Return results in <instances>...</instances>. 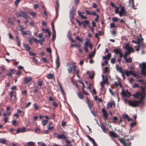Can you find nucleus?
<instances>
[{"mask_svg":"<svg viewBox=\"0 0 146 146\" xmlns=\"http://www.w3.org/2000/svg\"><path fill=\"white\" fill-rule=\"evenodd\" d=\"M142 91L141 92H137L135 94H133V96L135 98H141V100H143L146 96V91H145V88L142 86H139Z\"/></svg>","mask_w":146,"mask_h":146,"instance_id":"f257e3e1","label":"nucleus"},{"mask_svg":"<svg viewBox=\"0 0 146 146\" xmlns=\"http://www.w3.org/2000/svg\"><path fill=\"white\" fill-rule=\"evenodd\" d=\"M142 91L141 92H137L135 94H133V96L135 98H141V100H143L146 96V91H145V88L142 86H139Z\"/></svg>","mask_w":146,"mask_h":146,"instance_id":"f03ea898","label":"nucleus"},{"mask_svg":"<svg viewBox=\"0 0 146 146\" xmlns=\"http://www.w3.org/2000/svg\"><path fill=\"white\" fill-rule=\"evenodd\" d=\"M119 141L123 144L124 146H130L131 144V142L129 141L130 140V139L128 138L126 139L125 136L123 138H119Z\"/></svg>","mask_w":146,"mask_h":146,"instance_id":"7ed1b4c3","label":"nucleus"},{"mask_svg":"<svg viewBox=\"0 0 146 146\" xmlns=\"http://www.w3.org/2000/svg\"><path fill=\"white\" fill-rule=\"evenodd\" d=\"M140 100L138 101L137 100H128V104L130 106L132 107H135L137 106L139 103H141L142 100L141 98H139Z\"/></svg>","mask_w":146,"mask_h":146,"instance_id":"20e7f679","label":"nucleus"},{"mask_svg":"<svg viewBox=\"0 0 146 146\" xmlns=\"http://www.w3.org/2000/svg\"><path fill=\"white\" fill-rule=\"evenodd\" d=\"M89 44V46L90 49H92L93 47V45L92 44L90 43V40L88 39L87 38L86 41L85 42L84 46V49L86 52H88V50L87 48L88 47V45Z\"/></svg>","mask_w":146,"mask_h":146,"instance_id":"39448f33","label":"nucleus"},{"mask_svg":"<svg viewBox=\"0 0 146 146\" xmlns=\"http://www.w3.org/2000/svg\"><path fill=\"white\" fill-rule=\"evenodd\" d=\"M141 67V73L142 75L145 76L146 75V63L145 62H143L141 64H139Z\"/></svg>","mask_w":146,"mask_h":146,"instance_id":"423d86ee","label":"nucleus"},{"mask_svg":"<svg viewBox=\"0 0 146 146\" xmlns=\"http://www.w3.org/2000/svg\"><path fill=\"white\" fill-rule=\"evenodd\" d=\"M75 64V63L73 62V65H70V66L68 68L67 70L69 73H71L72 72L73 73H74L76 70V66Z\"/></svg>","mask_w":146,"mask_h":146,"instance_id":"0eeeda50","label":"nucleus"},{"mask_svg":"<svg viewBox=\"0 0 146 146\" xmlns=\"http://www.w3.org/2000/svg\"><path fill=\"white\" fill-rule=\"evenodd\" d=\"M137 41L136 42L135 41L133 40H132V42L133 43H134L136 44H138L139 46H142V48H143L144 47V45L142 43L143 38L142 37H141V38H139L138 37H137Z\"/></svg>","mask_w":146,"mask_h":146,"instance_id":"6e6552de","label":"nucleus"},{"mask_svg":"<svg viewBox=\"0 0 146 146\" xmlns=\"http://www.w3.org/2000/svg\"><path fill=\"white\" fill-rule=\"evenodd\" d=\"M74 15V8L73 7H72L70 9L69 13V17L71 21L73 19Z\"/></svg>","mask_w":146,"mask_h":146,"instance_id":"1a4fd4ad","label":"nucleus"},{"mask_svg":"<svg viewBox=\"0 0 146 146\" xmlns=\"http://www.w3.org/2000/svg\"><path fill=\"white\" fill-rule=\"evenodd\" d=\"M21 14H19V17H22L25 19H28L29 17L27 15V13L25 12L21 11H20Z\"/></svg>","mask_w":146,"mask_h":146,"instance_id":"9d476101","label":"nucleus"},{"mask_svg":"<svg viewBox=\"0 0 146 146\" xmlns=\"http://www.w3.org/2000/svg\"><path fill=\"white\" fill-rule=\"evenodd\" d=\"M119 15L121 17L122 15L125 16L126 14V11L124 10V7H121L120 10L119 12Z\"/></svg>","mask_w":146,"mask_h":146,"instance_id":"9b49d317","label":"nucleus"},{"mask_svg":"<svg viewBox=\"0 0 146 146\" xmlns=\"http://www.w3.org/2000/svg\"><path fill=\"white\" fill-rule=\"evenodd\" d=\"M109 135L113 137H115L117 138H119V136L116 134L115 132L114 131H111L109 132Z\"/></svg>","mask_w":146,"mask_h":146,"instance_id":"f8f14e48","label":"nucleus"},{"mask_svg":"<svg viewBox=\"0 0 146 146\" xmlns=\"http://www.w3.org/2000/svg\"><path fill=\"white\" fill-rule=\"evenodd\" d=\"M56 17L55 19V20H56L58 16V9L59 8V3L58 1H57L56 2Z\"/></svg>","mask_w":146,"mask_h":146,"instance_id":"ddd939ff","label":"nucleus"},{"mask_svg":"<svg viewBox=\"0 0 146 146\" xmlns=\"http://www.w3.org/2000/svg\"><path fill=\"white\" fill-rule=\"evenodd\" d=\"M32 78L31 77H25L24 79V82L25 84H28L32 80Z\"/></svg>","mask_w":146,"mask_h":146,"instance_id":"4468645a","label":"nucleus"},{"mask_svg":"<svg viewBox=\"0 0 146 146\" xmlns=\"http://www.w3.org/2000/svg\"><path fill=\"white\" fill-rule=\"evenodd\" d=\"M57 138L58 139H66V137L63 133L59 134L57 135Z\"/></svg>","mask_w":146,"mask_h":146,"instance_id":"2eb2a0df","label":"nucleus"},{"mask_svg":"<svg viewBox=\"0 0 146 146\" xmlns=\"http://www.w3.org/2000/svg\"><path fill=\"white\" fill-rule=\"evenodd\" d=\"M99 126L100 127L103 132L104 133H107V131L106 127L105 125L103 123H100V125Z\"/></svg>","mask_w":146,"mask_h":146,"instance_id":"dca6fc26","label":"nucleus"},{"mask_svg":"<svg viewBox=\"0 0 146 146\" xmlns=\"http://www.w3.org/2000/svg\"><path fill=\"white\" fill-rule=\"evenodd\" d=\"M111 56V54L108 53V54L105 56H102V58L106 60H108L110 58Z\"/></svg>","mask_w":146,"mask_h":146,"instance_id":"f3484780","label":"nucleus"},{"mask_svg":"<svg viewBox=\"0 0 146 146\" xmlns=\"http://www.w3.org/2000/svg\"><path fill=\"white\" fill-rule=\"evenodd\" d=\"M87 137L92 142L94 146H97V144L96 143L94 139L92 137H91L89 135H87Z\"/></svg>","mask_w":146,"mask_h":146,"instance_id":"a211bd4d","label":"nucleus"},{"mask_svg":"<svg viewBox=\"0 0 146 146\" xmlns=\"http://www.w3.org/2000/svg\"><path fill=\"white\" fill-rule=\"evenodd\" d=\"M122 95L124 97H129L131 96L130 93L127 91H126V92L123 91Z\"/></svg>","mask_w":146,"mask_h":146,"instance_id":"6ab92c4d","label":"nucleus"},{"mask_svg":"<svg viewBox=\"0 0 146 146\" xmlns=\"http://www.w3.org/2000/svg\"><path fill=\"white\" fill-rule=\"evenodd\" d=\"M23 47L25 48V50L27 51L31 49V47L27 44L23 43Z\"/></svg>","mask_w":146,"mask_h":146,"instance_id":"aec40b11","label":"nucleus"},{"mask_svg":"<svg viewBox=\"0 0 146 146\" xmlns=\"http://www.w3.org/2000/svg\"><path fill=\"white\" fill-rule=\"evenodd\" d=\"M102 113H103L104 116L105 117V118H107V117L108 115V113H107V112L104 108H103L102 109Z\"/></svg>","mask_w":146,"mask_h":146,"instance_id":"412c9836","label":"nucleus"},{"mask_svg":"<svg viewBox=\"0 0 146 146\" xmlns=\"http://www.w3.org/2000/svg\"><path fill=\"white\" fill-rule=\"evenodd\" d=\"M38 38L40 39L38 40V41L43 42L44 40V38L42 37V33L39 34L38 35Z\"/></svg>","mask_w":146,"mask_h":146,"instance_id":"4be33fe9","label":"nucleus"},{"mask_svg":"<svg viewBox=\"0 0 146 146\" xmlns=\"http://www.w3.org/2000/svg\"><path fill=\"white\" fill-rule=\"evenodd\" d=\"M78 97L80 99H83L84 98V96L80 92H78L77 93Z\"/></svg>","mask_w":146,"mask_h":146,"instance_id":"5701e85b","label":"nucleus"},{"mask_svg":"<svg viewBox=\"0 0 146 146\" xmlns=\"http://www.w3.org/2000/svg\"><path fill=\"white\" fill-rule=\"evenodd\" d=\"M115 104L114 101H113L112 102H109L107 104V107L108 108H111L113 105H115Z\"/></svg>","mask_w":146,"mask_h":146,"instance_id":"b1692460","label":"nucleus"},{"mask_svg":"<svg viewBox=\"0 0 146 146\" xmlns=\"http://www.w3.org/2000/svg\"><path fill=\"white\" fill-rule=\"evenodd\" d=\"M42 30L44 33H47L49 37H50V33L48 29H42Z\"/></svg>","mask_w":146,"mask_h":146,"instance_id":"393cba45","label":"nucleus"},{"mask_svg":"<svg viewBox=\"0 0 146 146\" xmlns=\"http://www.w3.org/2000/svg\"><path fill=\"white\" fill-rule=\"evenodd\" d=\"M115 68L117 71H119L121 73L122 75L123 74V71H122L121 68L120 67H118L117 65H116L115 66Z\"/></svg>","mask_w":146,"mask_h":146,"instance_id":"a878e982","label":"nucleus"},{"mask_svg":"<svg viewBox=\"0 0 146 146\" xmlns=\"http://www.w3.org/2000/svg\"><path fill=\"white\" fill-rule=\"evenodd\" d=\"M88 21L87 20L83 21L81 22V24L83 25L84 27H86V25H88Z\"/></svg>","mask_w":146,"mask_h":146,"instance_id":"bb28decb","label":"nucleus"},{"mask_svg":"<svg viewBox=\"0 0 146 146\" xmlns=\"http://www.w3.org/2000/svg\"><path fill=\"white\" fill-rule=\"evenodd\" d=\"M124 59L125 60V63H131L132 62V58L131 57H129L128 58H126Z\"/></svg>","mask_w":146,"mask_h":146,"instance_id":"cd10ccee","label":"nucleus"},{"mask_svg":"<svg viewBox=\"0 0 146 146\" xmlns=\"http://www.w3.org/2000/svg\"><path fill=\"white\" fill-rule=\"evenodd\" d=\"M56 68H58L60 66V63L59 62V59L58 57L56 59Z\"/></svg>","mask_w":146,"mask_h":146,"instance_id":"c85d7f7f","label":"nucleus"},{"mask_svg":"<svg viewBox=\"0 0 146 146\" xmlns=\"http://www.w3.org/2000/svg\"><path fill=\"white\" fill-rule=\"evenodd\" d=\"M113 51L115 54H119L120 52L121 51V49L119 48L115 49L113 50Z\"/></svg>","mask_w":146,"mask_h":146,"instance_id":"c756f323","label":"nucleus"},{"mask_svg":"<svg viewBox=\"0 0 146 146\" xmlns=\"http://www.w3.org/2000/svg\"><path fill=\"white\" fill-rule=\"evenodd\" d=\"M52 40L53 41H54L56 37V33L55 30L53 31Z\"/></svg>","mask_w":146,"mask_h":146,"instance_id":"7c9ffc66","label":"nucleus"},{"mask_svg":"<svg viewBox=\"0 0 146 146\" xmlns=\"http://www.w3.org/2000/svg\"><path fill=\"white\" fill-rule=\"evenodd\" d=\"M86 101L88 107L90 109H91L92 106V104L90 102V100L88 99H87Z\"/></svg>","mask_w":146,"mask_h":146,"instance_id":"2f4dec72","label":"nucleus"},{"mask_svg":"<svg viewBox=\"0 0 146 146\" xmlns=\"http://www.w3.org/2000/svg\"><path fill=\"white\" fill-rule=\"evenodd\" d=\"M35 143L33 141L28 142L27 143V146H34Z\"/></svg>","mask_w":146,"mask_h":146,"instance_id":"473e14b6","label":"nucleus"},{"mask_svg":"<svg viewBox=\"0 0 146 146\" xmlns=\"http://www.w3.org/2000/svg\"><path fill=\"white\" fill-rule=\"evenodd\" d=\"M6 140L4 138H0V143L3 144H5L6 142Z\"/></svg>","mask_w":146,"mask_h":146,"instance_id":"72a5a7b5","label":"nucleus"},{"mask_svg":"<svg viewBox=\"0 0 146 146\" xmlns=\"http://www.w3.org/2000/svg\"><path fill=\"white\" fill-rule=\"evenodd\" d=\"M123 118L124 119H127L129 121H130L131 120V119L129 118L128 115L127 114H123Z\"/></svg>","mask_w":146,"mask_h":146,"instance_id":"f704fd0d","label":"nucleus"},{"mask_svg":"<svg viewBox=\"0 0 146 146\" xmlns=\"http://www.w3.org/2000/svg\"><path fill=\"white\" fill-rule=\"evenodd\" d=\"M130 52L127 51L125 52V54L123 55V57L124 58H127V56L128 55L130 54Z\"/></svg>","mask_w":146,"mask_h":146,"instance_id":"c9c22d12","label":"nucleus"},{"mask_svg":"<svg viewBox=\"0 0 146 146\" xmlns=\"http://www.w3.org/2000/svg\"><path fill=\"white\" fill-rule=\"evenodd\" d=\"M53 75L52 74H48L46 76L47 78L49 79H51L53 78Z\"/></svg>","mask_w":146,"mask_h":146,"instance_id":"e433bc0d","label":"nucleus"},{"mask_svg":"<svg viewBox=\"0 0 146 146\" xmlns=\"http://www.w3.org/2000/svg\"><path fill=\"white\" fill-rule=\"evenodd\" d=\"M48 122V120H44L42 121L41 123L44 126Z\"/></svg>","mask_w":146,"mask_h":146,"instance_id":"4c0bfd02","label":"nucleus"},{"mask_svg":"<svg viewBox=\"0 0 146 146\" xmlns=\"http://www.w3.org/2000/svg\"><path fill=\"white\" fill-rule=\"evenodd\" d=\"M59 86H60V91L62 93L63 95H64L65 94H64V91H63V89H62V86L61 85V84L60 83H59Z\"/></svg>","mask_w":146,"mask_h":146,"instance_id":"58836bf2","label":"nucleus"},{"mask_svg":"<svg viewBox=\"0 0 146 146\" xmlns=\"http://www.w3.org/2000/svg\"><path fill=\"white\" fill-rule=\"evenodd\" d=\"M126 49L127 50V51H129V52L131 51L132 52H133V49L131 47H130L129 46L126 48Z\"/></svg>","mask_w":146,"mask_h":146,"instance_id":"ea45409f","label":"nucleus"},{"mask_svg":"<svg viewBox=\"0 0 146 146\" xmlns=\"http://www.w3.org/2000/svg\"><path fill=\"white\" fill-rule=\"evenodd\" d=\"M32 59L34 61L35 64H37L38 63V60L37 59H36L35 57H33L32 58Z\"/></svg>","mask_w":146,"mask_h":146,"instance_id":"a19ab883","label":"nucleus"},{"mask_svg":"<svg viewBox=\"0 0 146 146\" xmlns=\"http://www.w3.org/2000/svg\"><path fill=\"white\" fill-rule=\"evenodd\" d=\"M75 46H77L78 48L80 47V46L78 44H71V47H74Z\"/></svg>","mask_w":146,"mask_h":146,"instance_id":"79ce46f5","label":"nucleus"},{"mask_svg":"<svg viewBox=\"0 0 146 146\" xmlns=\"http://www.w3.org/2000/svg\"><path fill=\"white\" fill-rule=\"evenodd\" d=\"M37 143L38 145H40L41 146H46L45 144L42 142H38Z\"/></svg>","mask_w":146,"mask_h":146,"instance_id":"37998d69","label":"nucleus"},{"mask_svg":"<svg viewBox=\"0 0 146 146\" xmlns=\"http://www.w3.org/2000/svg\"><path fill=\"white\" fill-rule=\"evenodd\" d=\"M38 86H41L42 84V81L40 80H38Z\"/></svg>","mask_w":146,"mask_h":146,"instance_id":"c03bdc74","label":"nucleus"},{"mask_svg":"<svg viewBox=\"0 0 146 146\" xmlns=\"http://www.w3.org/2000/svg\"><path fill=\"white\" fill-rule=\"evenodd\" d=\"M94 73H92V75H91L90 74L89 75V77L91 79H92L94 78Z\"/></svg>","mask_w":146,"mask_h":146,"instance_id":"a18cd8bd","label":"nucleus"},{"mask_svg":"<svg viewBox=\"0 0 146 146\" xmlns=\"http://www.w3.org/2000/svg\"><path fill=\"white\" fill-rule=\"evenodd\" d=\"M33 106L34 107V108L35 110H38V107L36 103H34L33 104Z\"/></svg>","mask_w":146,"mask_h":146,"instance_id":"49530a36","label":"nucleus"},{"mask_svg":"<svg viewBox=\"0 0 146 146\" xmlns=\"http://www.w3.org/2000/svg\"><path fill=\"white\" fill-rule=\"evenodd\" d=\"M118 19V18L117 17H113L112 18V20L113 22H115L117 21Z\"/></svg>","mask_w":146,"mask_h":146,"instance_id":"de8ad7c7","label":"nucleus"},{"mask_svg":"<svg viewBox=\"0 0 146 146\" xmlns=\"http://www.w3.org/2000/svg\"><path fill=\"white\" fill-rule=\"evenodd\" d=\"M115 62V58H111V62L112 64H113Z\"/></svg>","mask_w":146,"mask_h":146,"instance_id":"09e8293b","label":"nucleus"},{"mask_svg":"<svg viewBox=\"0 0 146 146\" xmlns=\"http://www.w3.org/2000/svg\"><path fill=\"white\" fill-rule=\"evenodd\" d=\"M14 94V92L13 91L11 92L10 93V98L11 99L12 98L13 94Z\"/></svg>","mask_w":146,"mask_h":146,"instance_id":"8fccbe9b","label":"nucleus"},{"mask_svg":"<svg viewBox=\"0 0 146 146\" xmlns=\"http://www.w3.org/2000/svg\"><path fill=\"white\" fill-rule=\"evenodd\" d=\"M8 120V118L6 116L4 117V121L5 123L7 122Z\"/></svg>","mask_w":146,"mask_h":146,"instance_id":"3c124183","label":"nucleus"},{"mask_svg":"<svg viewBox=\"0 0 146 146\" xmlns=\"http://www.w3.org/2000/svg\"><path fill=\"white\" fill-rule=\"evenodd\" d=\"M42 60H43L44 61V63H48V60H47L45 57H43L42 58Z\"/></svg>","mask_w":146,"mask_h":146,"instance_id":"603ef678","label":"nucleus"},{"mask_svg":"<svg viewBox=\"0 0 146 146\" xmlns=\"http://www.w3.org/2000/svg\"><path fill=\"white\" fill-rule=\"evenodd\" d=\"M90 15H91L94 16H96L97 15L96 13L94 11H91L90 12Z\"/></svg>","mask_w":146,"mask_h":146,"instance_id":"864d4df0","label":"nucleus"},{"mask_svg":"<svg viewBox=\"0 0 146 146\" xmlns=\"http://www.w3.org/2000/svg\"><path fill=\"white\" fill-rule=\"evenodd\" d=\"M129 4L131 5L133 4H134L133 0H129Z\"/></svg>","mask_w":146,"mask_h":146,"instance_id":"5fc2aeb1","label":"nucleus"},{"mask_svg":"<svg viewBox=\"0 0 146 146\" xmlns=\"http://www.w3.org/2000/svg\"><path fill=\"white\" fill-rule=\"evenodd\" d=\"M67 37L69 39L71 38V34L70 33V31H69V32L68 33V35H67Z\"/></svg>","mask_w":146,"mask_h":146,"instance_id":"6e6d98bb","label":"nucleus"},{"mask_svg":"<svg viewBox=\"0 0 146 146\" xmlns=\"http://www.w3.org/2000/svg\"><path fill=\"white\" fill-rule=\"evenodd\" d=\"M132 87L134 88L136 87H139V86L137 84L135 83L134 85Z\"/></svg>","mask_w":146,"mask_h":146,"instance_id":"4d7b16f0","label":"nucleus"},{"mask_svg":"<svg viewBox=\"0 0 146 146\" xmlns=\"http://www.w3.org/2000/svg\"><path fill=\"white\" fill-rule=\"evenodd\" d=\"M46 51L49 53H50L51 52V50L50 48H46Z\"/></svg>","mask_w":146,"mask_h":146,"instance_id":"13d9d810","label":"nucleus"},{"mask_svg":"<svg viewBox=\"0 0 146 146\" xmlns=\"http://www.w3.org/2000/svg\"><path fill=\"white\" fill-rule=\"evenodd\" d=\"M30 14L33 17L36 16V14L35 12H32L30 13Z\"/></svg>","mask_w":146,"mask_h":146,"instance_id":"bf43d9fd","label":"nucleus"},{"mask_svg":"<svg viewBox=\"0 0 146 146\" xmlns=\"http://www.w3.org/2000/svg\"><path fill=\"white\" fill-rule=\"evenodd\" d=\"M108 68L107 67H106L105 69L104 70L103 72L104 73H105L107 72L108 71Z\"/></svg>","mask_w":146,"mask_h":146,"instance_id":"052dcab7","label":"nucleus"},{"mask_svg":"<svg viewBox=\"0 0 146 146\" xmlns=\"http://www.w3.org/2000/svg\"><path fill=\"white\" fill-rule=\"evenodd\" d=\"M110 27L114 28L115 27V25L114 23H111L110 25Z\"/></svg>","mask_w":146,"mask_h":146,"instance_id":"680f3d73","label":"nucleus"},{"mask_svg":"<svg viewBox=\"0 0 146 146\" xmlns=\"http://www.w3.org/2000/svg\"><path fill=\"white\" fill-rule=\"evenodd\" d=\"M35 132L36 133H38V132L40 131V129L39 128H35Z\"/></svg>","mask_w":146,"mask_h":146,"instance_id":"e2e57ef3","label":"nucleus"},{"mask_svg":"<svg viewBox=\"0 0 146 146\" xmlns=\"http://www.w3.org/2000/svg\"><path fill=\"white\" fill-rule=\"evenodd\" d=\"M20 130H21V132H24L25 131V127H23L21 129H20Z\"/></svg>","mask_w":146,"mask_h":146,"instance_id":"0e129e2a","label":"nucleus"},{"mask_svg":"<svg viewBox=\"0 0 146 146\" xmlns=\"http://www.w3.org/2000/svg\"><path fill=\"white\" fill-rule=\"evenodd\" d=\"M52 105L54 107H56L58 106L57 104L55 102H54L52 103Z\"/></svg>","mask_w":146,"mask_h":146,"instance_id":"69168bd1","label":"nucleus"},{"mask_svg":"<svg viewBox=\"0 0 146 146\" xmlns=\"http://www.w3.org/2000/svg\"><path fill=\"white\" fill-rule=\"evenodd\" d=\"M136 123L135 122H133L131 124L130 126L131 127H133V126L136 125Z\"/></svg>","mask_w":146,"mask_h":146,"instance_id":"338daca9","label":"nucleus"},{"mask_svg":"<svg viewBox=\"0 0 146 146\" xmlns=\"http://www.w3.org/2000/svg\"><path fill=\"white\" fill-rule=\"evenodd\" d=\"M20 0H16L15 2V4L16 5H17L19 3L20 1Z\"/></svg>","mask_w":146,"mask_h":146,"instance_id":"774afa93","label":"nucleus"}]
</instances>
